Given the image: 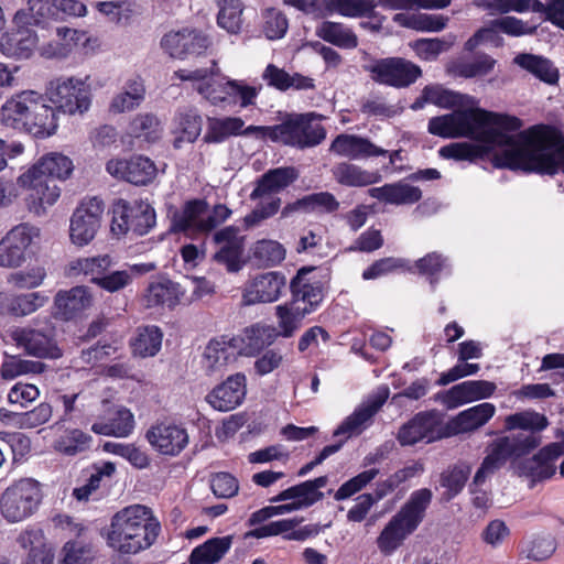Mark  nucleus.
<instances>
[{
  "label": "nucleus",
  "instance_id": "nucleus-41",
  "mask_svg": "<svg viewBox=\"0 0 564 564\" xmlns=\"http://www.w3.org/2000/svg\"><path fill=\"white\" fill-rule=\"evenodd\" d=\"M180 137L175 138V149H181L183 142L193 143L202 132L203 121L198 111L194 108L180 109L174 118Z\"/></svg>",
  "mask_w": 564,
  "mask_h": 564
},
{
  "label": "nucleus",
  "instance_id": "nucleus-34",
  "mask_svg": "<svg viewBox=\"0 0 564 564\" xmlns=\"http://www.w3.org/2000/svg\"><path fill=\"white\" fill-rule=\"evenodd\" d=\"M496 413L492 403H480L459 412L448 422V429L454 434L474 432L484 426Z\"/></svg>",
  "mask_w": 564,
  "mask_h": 564
},
{
  "label": "nucleus",
  "instance_id": "nucleus-61",
  "mask_svg": "<svg viewBox=\"0 0 564 564\" xmlns=\"http://www.w3.org/2000/svg\"><path fill=\"white\" fill-rule=\"evenodd\" d=\"M62 555V564H90L95 558L93 545L84 540L65 543Z\"/></svg>",
  "mask_w": 564,
  "mask_h": 564
},
{
  "label": "nucleus",
  "instance_id": "nucleus-44",
  "mask_svg": "<svg viewBox=\"0 0 564 564\" xmlns=\"http://www.w3.org/2000/svg\"><path fill=\"white\" fill-rule=\"evenodd\" d=\"M231 543V535L209 539L192 551L189 564H215L229 551Z\"/></svg>",
  "mask_w": 564,
  "mask_h": 564
},
{
  "label": "nucleus",
  "instance_id": "nucleus-59",
  "mask_svg": "<svg viewBox=\"0 0 564 564\" xmlns=\"http://www.w3.org/2000/svg\"><path fill=\"white\" fill-rule=\"evenodd\" d=\"M424 97L429 100V104L446 109L464 106L470 99L466 95L445 89L438 85L424 87Z\"/></svg>",
  "mask_w": 564,
  "mask_h": 564
},
{
  "label": "nucleus",
  "instance_id": "nucleus-50",
  "mask_svg": "<svg viewBox=\"0 0 564 564\" xmlns=\"http://www.w3.org/2000/svg\"><path fill=\"white\" fill-rule=\"evenodd\" d=\"M316 35L343 48H355L358 45L357 35L349 28L333 21H324L317 26Z\"/></svg>",
  "mask_w": 564,
  "mask_h": 564
},
{
  "label": "nucleus",
  "instance_id": "nucleus-6",
  "mask_svg": "<svg viewBox=\"0 0 564 564\" xmlns=\"http://www.w3.org/2000/svg\"><path fill=\"white\" fill-rule=\"evenodd\" d=\"M273 142L299 149L319 144L326 137L324 127L314 113L290 115L280 124L272 126Z\"/></svg>",
  "mask_w": 564,
  "mask_h": 564
},
{
  "label": "nucleus",
  "instance_id": "nucleus-47",
  "mask_svg": "<svg viewBox=\"0 0 564 564\" xmlns=\"http://www.w3.org/2000/svg\"><path fill=\"white\" fill-rule=\"evenodd\" d=\"M470 466L464 463L449 466L447 469L442 471L440 475V486L445 489L442 494V499L444 501H449L460 494L470 476Z\"/></svg>",
  "mask_w": 564,
  "mask_h": 564
},
{
  "label": "nucleus",
  "instance_id": "nucleus-35",
  "mask_svg": "<svg viewBox=\"0 0 564 564\" xmlns=\"http://www.w3.org/2000/svg\"><path fill=\"white\" fill-rule=\"evenodd\" d=\"M207 203L202 199L185 204L183 210L174 215L172 230L187 236L204 234V217Z\"/></svg>",
  "mask_w": 564,
  "mask_h": 564
},
{
  "label": "nucleus",
  "instance_id": "nucleus-2",
  "mask_svg": "<svg viewBox=\"0 0 564 564\" xmlns=\"http://www.w3.org/2000/svg\"><path fill=\"white\" fill-rule=\"evenodd\" d=\"M160 524L150 509L134 505L117 512L108 532V544L121 554H137L156 540Z\"/></svg>",
  "mask_w": 564,
  "mask_h": 564
},
{
  "label": "nucleus",
  "instance_id": "nucleus-29",
  "mask_svg": "<svg viewBox=\"0 0 564 564\" xmlns=\"http://www.w3.org/2000/svg\"><path fill=\"white\" fill-rule=\"evenodd\" d=\"M48 297L40 292L14 294L0 292V316L24 317L43 307Z\"/></svg>",
  "mask_w": 564,
  "mask_h": 564
},
{
  "label": "nucleus",
  "instance_id": "nucleus-25",
  "mask_svg": "<svg viewBox=\"0 0 564 564\" xmlns=\"http://www.w3.org/2000/svg\"><path fill=\"white\" fill-rule=\"evenodd\" d=\"M303 519L292 518L272 521L268 524L256 528L245 534L246 538L262 539L282 534L289 541H305L319 533L317 524H307L296 529Z\"/></svg>",
  "mask_w": 564,
  "mask_h": 564
},
{
  "label": "nucleus",
  "instance_id": "nucleus-17",
  "mask_svg": "<svg viewBox=\"0 0 564 564\" xmlns=\"http://www.w3.org/2000/svg\"><path fill=\"white\" fill-rule=\"evenodd\" d=\"M102 413L95 415L96 421L91 424V431L99 435L126 437L134 427L133 414L126 408L113 406L104 400Z\"/></svg>",
  "mask_w": 564,
  "mask_h": 564
},
{
  "label": "nucleus",
  "instance_id": "nucleus-8",
  "mask_svg": "<svg viewBox=\"0 0 564 564\" xmlns=\"http://www.w3.org/2000/svg\"><path fill=\"white\" fill-rule=\"evenodd\" d=\"M8 336L18 348L30 356L58 359L63 355L55 338V329L50 324L43 327L17 326L9 330Z\"/></svg>",
  "mask_w": 564,
  "mask_h": 564
},
{
  "label": "nucleus",
  "instance_id": "nucleus-57",
  "mask_svg": "<svg viewBox=\"0 0 564 564\" xmlns=\"http://www.w3.org/2000/svg\"><path fill=\"white\" fill-rule=\"evenodd\" d=\"M57 129L56 116L53 107L43 102L35 115L29 119L26 127L22 129L34 137L46 138L55 133Z\"/></svg>",
  "mask_w": 564,
  "mask_h": 564
},
{
  "label": "nucleus",
  "instance_id": "nucleus-33",
  "mask_svg": "<svg viewBox=\"0 0 564 564\" xmlns=\"http://www.w3.org/2000/svg\"><path fill=\"white\" fill-rule=\"evenodd\" d=\"M37 43L34 31L26 26H18L13 32L4 33L0 37V52L12 58H29Z\"/></svg>",
  "mask_w": 564,
  "mask_h": 564
},
{
  "label": "nucleus",
  "instance_id": "nucleus-46",
  "mask_svg": "<svg viewBox=\"0 0 564 564\" xmlns=\"http://www.w3.org/2000/svg\"><path fill=\"white\" fill-rule=\"evenodd\" d=\"M180 285L170 280L151 283L144 295L147 307H154L160 305H166L167 307H174L180 303L182 295Z\"/></svg>",
  "mask_w": 564,
  "mask_h": 564
},
{
  "label": "nucleus",
  "instance_id": "nucleus-30",
  "mask_svg": "<svg viewBox=\"0 0 564 564\" xmlns=\"http://www.w3.org/2000/svg\"><path fill=\"white\" fill-rule=\"evenodd\" d=\"M297 178L299 171L293 166L269 170L257 181L256 187L250 194V199L256 200L279 193L293 184Z\"/></svg>",
  "mask_w": 564,
  "mask_h": 564
},
{
  "label": "nucleus",
  "instance_id": "nucleus-26",
  "mask_svg": "<svg viewBox=\"0 0 564 564\" xmlns=\"http://www.w3.org/2000/svg\"><path fill=\"white\" fill-rule=\"evenodd\" d=\"M213 240L219 246V250L214 253L213 259L226 265L230 272L239 271L241 269L240 258L243 251L239 229L234 226L225 227L214 234Z\"/></svg>",
  "mask_w": 564,
  "mask_h": 564
},
{
  "label": "nucleus",
  "instance_id": "nucleus-31",
  "mask_svg": "<svg viewBox=\"0 0 564 564\" xmlns=\"http://www.w3.org/2000/svg\"><path fill=\"white\" fill-rule=\"evenodd\" d=\"M56 401L61 402L63 405L64 420L95 416L93 408L97 403V398L85 389L56 390Z\"/></svg>",
  "mask_w": 564,
  "mask_h": 564
},
{
  "label": "nucleus",
  "instance_id": "nucleus-7",
  "mask_svg": "<svg viewBox=\"0 0 564 564\" xmlns=\"http://www.w3.org/2000/svg\"><path fill=\"white\" fill-rule=\"evenodd\" d=\"M154 208L147 202L129 203L118 199L112 209L111 232L122 236L132 231L137 236L147 235L155 226Z\"/></svg>",
  "mask_w": 564,
  "mask_h": 564
},
{
  "label": "nucleus",
  "instance_id": "nucleus-43",
  "mask_svg": "<svg viewBox=\"0 0 564 564\" xmlns=\"http://www.w3.org/2000/svg\"><path fill=\"white\" fill-rule=\"evenodd\" d=\"M513 63L546 84L553 85L558 80L557 68L543 56L522 53L514 57Z\"/></svg>",
  "mask_w": 564,
  "mask_h": 564
},
{
  "label": "nucleus",
  "instance_id": "nucleus-51",
  "mask_svg": "<svg viewBox=\"0 0 564 564\" xmlns=\"http://www.w3.org/2000/svg\"><path fill=\"white\" fill-rule=\"evenodd\" d=\"M307 315L305 308H299L292 303H284L275 306V316L278 318L279 337L291 338L301 327L302 321Z\"/></svg>",
  "mask_w": 564,
  "mask_h": 564
},
{
  "label": "nucleus",
  "instance_id": "nucleus-39",
  "mask_svg": "<svg viewBox=\"0 0 564 564\" xmlns=\"http://www.w3.org/2000/svg\"><path fill=\"white\" fill-rule=\"evenodd\" d=\"M55 18L54 0H28L26 8L17 11L13 22L17 26L40 25Z\"/></svg>",
  "mask_w": 564,
  "mask_h": 564
},
{
  "label": "nucleus",
  "instance_id": "nucleus-49",
  "mask_svg": "<svg viewBox=\"0 0 564 564\" xmlns=\"http://www.w3.org/2000/svg\"><path fill=\"white\" fill-rule=\"evenodd\" d=\"M278 337L274 326L258 323L245 329L242 340L247 354L254 355L272 345Z\"/></svg>",
  "mask_w": 564,
  "mask_h": 564
},
{
  "label": "nucleus",
  "instance_id": "nucleus-14",
  "mask_svg": "<svg viewBox=\"0 0 564 564\" xmlns=\"http://www.w3.org/2000/svg\"><path fill=\"white\" fill-rule=\"evenodd\" d=\"M44 101L45 98L34 90L15 95L1 107V123L17 130L24 129L29 119L35 115Z\"/></svg>",
  "mask_w": 564,
  "mask_h": 564
},
{
  "label": "nucleus",
  "instance_id": "nucleus-58",
  "mask_svg": "<svg viewBox=\"0 0 564 564\" xmlns=\"http://www.w3.org/2000/svg\"><path fill=\"white\" fill-rule=\"evenodd\" d=\"M219 8L217 23L231 34L240 32L242 26L243 6L241 0H217Z\"/></svg>",
  "mask_w": 564,
  "mask_h": 564
},
{
  "label": "nucleus",
  "instance_id": "nucleus-28",
  "mask_svg": "<svg viewBox=\"0 0 564 564\" xmlns=\"http://www.w3.org/2000/svg\"><path fill=\"white\" fill-rule=\"evenodd\" d=\"M329 151L350 160L381 156L387 150L377 147L369 139L356 134L340 133L332 142Z\"/></svg>",
  "mask_w": 564,
  "mask_h": 564
},
{
  "label": "nucleus",
  "instance_id": "nucleus-27",
  "mask_svg": "<svg viewBox=\"0 0 564 564\" xmlns=\"http://www.w3.org/2000/svg\"><path fill=\"white\" fill-rule=\"evenodd\" d=\"M93 294L87 286L77 285L61 290L54 297L55 314L64 321L72 319L93 305Z\"/></svg>",
  "mask_w": 564,
  "mask_h": 564
},
{
  "label": "nucleus",
  "instance_id": "nucleus-36",
  "mask_svg": "<svg viewBox=\"0 0 564 564\" xmlns=\"http://www.w3.org/2000/svg\"><path fill=\"white\" fill-rule=\"evenodd\" d=\"M145 98V87L140 78L126 82L122 89L116 94L108 107L109 112L120 115L140 107Z\"/></svg>",
  "mask_w": 564,
  "mask_h": 564
},
{
  "label": "nucleus",
  "instance_id": "nucleus-64",
  "mask_svg": "<svg viewBox=\"0 0 564 564\" xmlns=\"http://www.w3.org/2000/svg\"><path fill=\"white\" fill-rule=\"evenodd\" d=\"M17 541L23 550L28 551V555L53 551V546L39 528L25 529L19 534Z\"/></svg>",
  "mask_w": 564,
  "mask_h": 564
},
{
  "label": "nucleus",
  "instance_id": "nucleus-23",
  "mask_svg": "<svg viewBox=\"0 0 564 564\" xmlns=\"http://www.w3.org/2000/svg\"><path fill=\"white\" fill-rule=\"evenodd\" d=\"M314 268L303 267L290 283L292 303L299 308H305L307 315L313 313L324 299L323 285L319 281H312L307 278Z\"/></svg>",
  "mask_w": 564,
  "mask_h": 564
},
{
  "label": "nucleus",
  "instance_id": "nucleus-9",
  "mask_svg": "<svg viewBox=\"0 0 564 564\" xmlns=\"http://www.w3.org/2000/svg\"><path fill=\"white\" fill-rule=\"evenodd\" d=\"M104 202L94 196L84 198L73 212L69 219V238L78 247L90 243L100 226L104 216Z\"/></svg>",
  "mask_w": 564,
  "mask_h": 564
},
{
  "label": "nucleus",
  "instance_id": "nucleus-38",
  "mask_svg": "<svg viewBox=\"0 0 564 564\" xmlns=\"http://www.w3.org/2000/svg\"><path fill=\"white\" fill-rule=\"evenodd\" d=\"M112 265L113 262L109 254L77 258L67 264L65 273L69 278L90 276V282L97 284V279L101 278L102 273L111 269Z\"/></svg>",
  "mask_w": 564,
  "mask_h": 564
},
{
  "label": "nucleus",
  "instance_id": "nucleus-52",
  "mask_svg": "<svg viewBox=\"0 0 564 564\" xmlns=\"http://www.w3.org/2000/svg\"><path fill=\"white\" fill-rule=\"evenodd\" d=\"M93 437L79 429L66 430L54 442V449L65 456H75L88 451Z\"/></svg>",
  "mask_w": 564,
  "mask_h": 564
},
{
  "label": "nucleus",
  "instance_id": "nucleus-45",
  "mask_svg": "<svg viewBox=\"0 0 564 564\" xmlns=\"http://www.w3.org/2000/svg\"><path fill=\"white\" fill-rule=\"evenodd\" d=\"M163 333L155 325H145L137 328L131 339L132 351L135 356L145 358L155 356L162 345Z\"/></svg>",
  "mask_w": 564,
  "mask_h": 564
},
{
  "label": "nucleus",
  "instance_id": "nucleus-22",
  "mask_svg": "<svg viewBox=\"0 0 564 564\" xmlns=\"http://www.w3.org/2000/svg\"><path fill=\"white\" fill-rule=\"evenodd\" d=\"M247 393V380L243 373L229 376L216 386L207 395L206 401L217 411L228 412L239 406Z\"/></svg>",
  "mask_w": 564,
  "mask_h": 564
},
{
  "label": "nucleus",
  "instance_id": "nucleus-63",
  "mask_svg": "<svg viewBox=\"0 0 564 564\" xmlns=\"http://www.w3.org/2000/svg\"><path fill=\"white\" fill-rule=\"evenodd\" d=\"M496 65V61L487 54H477L471 61L462 62L456 66V73L460 77L473 78L489 74Z\"/></svg>",
  "mask_w": 564,
  "mask_h": 564
},
{
  "label": "nucleus",
  "instance_id": "nucleus-21",
  "mask_svg": "<svg viewBox=\"0 0 564 564\" xmlns=\"http://www.w3.org/2000/svg\"><path fill=\"white\" fill-rule=\"evenodd\" d=\"M496 384L486 380H469L453 386L451 389L436 395L448 410L456 409L466 403L489 398L494 394Z\"/></svg>",
  "mask_w": 564,
  "mask_h": 564
},
{
  "label": "nucleus",
  "instance_id": "nucleus-42",
  "mask_svg": "<svg viewBox=\"0 0 564 564\" xmlns=\"http://www.w3.org/2000/svg\"><path fill=\"white\" fill-rule=\"evenodd\" d=\"M73 162L64 154L52 152L42 156L37 163L29 170H35V174L43 175V178L65 180L73 172Z\"/></svg>",
  "mask_w": 564,
  "mask_h": 564
},
{
  "label": "nucleus",
  "instance_id": "nucleus-56",
  "mask_svg": "<svg viewBox=\"0 0 564 564\" xmlns=\"http://www.w3.org/2000/svg\"><path fill=\"white\" fill-rule=\"evenodd\" d=\"M332 173L337 183L345 186H367L377 181L373 173L347 162L335 165Z\"/></svg>",
  "mask_w": 564,
  "mask_h": 564
},
{
  "label": "nucleus",
  "instance_id": "nucleus-24",
  "mask_svg": "<svg viewBox=\"0 0 564 564\" xmlns=\"http://www.w3.org/2000/svg\"><path fill=\"white\" fill-rule=\"evenodd\" d=\"M387 394L375 395L361 403L343 423L334 431V436H344V443L351 436L361 434L371 423L373 416L386 402Z\"/></svg>",
  "mask_w": 564,
  "mask_h": 564
},
{
  "label": "nucleus",
  "instance_id": "nucleus-4",
  "mask_svg": "<svg viewBox=\"0 0 564 564\" xmlns=\"http://www.w3.org/2000/svg\"><path fill=\"white\" fill-rule=\"evenodd\" d=\"M433 494L427 488L415 490L409 500L392 517L377 539L379 550L384 554L394 552L422 522L425 511L432 501Z\"/></svg>",
  "mask_w": 564,
  "mask_h": 564
},
{
  "label": "nucleus",
  "instance_id": "nucleus-55",
  "mask_svg": "<svg viewBox=\"0 0 564 564\" xmlns=\"http://www.w3.org/2000/svg\"><path fill=\"white\" fill-rule=\"evenodd\" d=\"M162 123L154 113H139L129 124V132L133 138L153 143L162 135Z\"/></svg>",
  "mask_w": 564,
  "mask_h": 564
},
{
  "label": "nucleus",
  "instance_id": "nucleus-62",
  "mask_svg": "<svg viewBox=\"0 0 564 564\" xmlns=\"http://www.w3.org/2000/svg\"><path fill=\"white\" fill-rule=\"evenodd\" d=\"M45 278V268L42 265H33L24 270L12 272L8 276V283L18 289H35L44 282Z\"/></svg>",
  "mask_w": 564,
  "mask_h": 564
},
{
  "label": "nucleus",
  "instance_id": "nucleus-3",
  "mask_svg": "<svg viewBox=\"0 0 564 564\" xmlns=\"http://www.w3.org/2000/svg\"><path fill=\"white\" fill-rule=\"evenodd\" d=\"M540 440L533 435L519 434L496 438L487 447V455L476 471L470 485L473 505L479 509H487L490 505L488 492L480 490L479 486L487 477L502 467L508 459H517L535 449Z\"/></svg>",
  "mask_w": 564,
  "mask_h": 564
},
{
  "label": "nucleus",
  "instance_id": "nucleus-20",
  "mask_svg": "<svg viewBox=\"0 0 564 564\" xmlns=\"http://www.w3.org/2000/svg\"><path fill=\"white\" fill-rule=\"evenodd\" d=\"M145 437L158 453L166 456H177L188 444L186 429L173 423L153 425Z\"/></svg>",
  "mask_w": 564,
  "mask_h": 564
},
{
  "label": "nucleus",
  "instance_id": "nucleus-15",
  "mask_svg": "<svg viewBox=\"0 0 564 564\" xmlns=\"http://www.w3.org/2000/svg\"><path fill=\"white\" fill-rule=\"evenodd\" d=\"M286 280L280 272H267L248 281L242 291V304L250 306L259 303H272L279 300Z\"/></svg>",
  "mask_w": 564,
  "mask_h": 564
},
{
  "label": "nucleus",
  "instance_id": "nucleus-10",
  "mask_svg": "<svg viewBox=\"0 0 564 564\" xmlns=\"http://www.w3.org/2000/svg\"><path fill=\"white\" fill-rule=\"evenodd\" d=\"M46 95L52 104L68 115L83 113L90 105L89 90L78 78H57L50 82Z\"/></svg>",
  "mask_w": 564,
  "mask_h": 564
},
{
  "label": "nucleus",
  "instance_id": "nucleus-37",
  "mask_svg": "<svg viewBox=\"0 0 564 564\" xmlns=\"http://www.w3.org/2000/svg\"><path fill=\"white\" fill-rule=\"evenodd\" d=\"M370 197L394 205L414 204L422 197L419 187L406 183L386 184L368 189Z\"/></svg>",
  "mask_w": 564,
  "mask_h": 564
},
{
  "label": "nucleus",
  "instance_id": "nucleus-5",
  "mask_svg": "<svg viewBox=\"0 0 564 564\" xmlns=\"http://www.w3.org/2000/svg\"><path fill=\"white\" fill-rule=\"evenodd\" d=\"M42 498L41 484L37 480L19 479L1 494V514L11 523L23 521L36 512Z\"/></svg>",
  "mask_w": 564,
  "mask_h": 564
},
{
  "label": "nucleus",
  "instance_id": "nucleus-12",
  "mask_svg": "<svg viewBox=\"0 0 564 564\" xmlns=\"http://www.w3.org/2000/svg\"><path fill=\"white\" fill-rule=\"evenodd\" d=\"M39 236V228L29 224H21L8 231L0 240V267L7 269L21 267L26 261L33 240Z\"/></svg>",
  "mask_w": 564,
  "mask_h": 564
},
{
  "label": "nucleus",
  "instance_id": "nucleus-48",
  "mask_svg": "<svg viewBox=\"0 0 564 564\" xmlns=\"http://www.w3.org/2000/svg\"><path fill=\"white\" fill-rule=\"evenodd\" d=\"M232 357V346L225 338L212 339L204 351V367L208 375L220 372Z\"/></svg>",
  "mask_w": 564,
  "mask_h": 564
},
{
  "label": "nucleus",
  "instance_id": "nucleus-54",
  "mask_svg": "<svg viewBox=\"0 0 564 564\" xmlns=\"http://www.w3.org/2000/svg\"><path fill=\"white\" fill-rule=\"evenodd\" d=\"M325 9L348 18L377 17L373 0H324Z\"/></svg>",
  "mask_w": 564,
  "mask_h": 564
},
{
  "label": "nucleus",
  "instance_id": "nucleus-53",
  "mask_svg": "<svg viewBox=\"0 0 564 564\" xmlns=\"http://www.w3.org/2000/svg\"><path fill=\"white\" fill-rule=\"evenodd\" d=\"M505 423L507 430L520 429L531 431V433L520 432V434L533 435L540 441L541 437L534 433L546 429L549 425L547 417L544 414L534 411H523L508 415ZM516 435H519V433H516ZM509 436H514V434H510Z\"/></svg>",
  "mask_w": 564,
  "mask_h": 564
},
{
  "label": "nucleus",
  "instance_id": "nucleus-60",
  "mask_svg": "<svg viewBox=\"0 0 564 564\" xmlns=\"http://www.w3.org/2000/svg\"><path fill=\"white\" fill-rule=\"evenodd\" d=\"M253 259L261 267H273L285 258V250L274 240L257 241L252 249Z\"/></svg>",
  "mask_w": 564,
  "mask_h": 564
},
{
  "label": "nucleus",
  "instance_id": "nucleus-11",
  "mask_svg": "<svg viewBox=\"0 0 564 564\" xmlns=\"http://www.w3.org/2000/svg\"><path fill=\"white\" fill-rule=\"evenodd\" d=\"M371 78L379 84L405 88L422 76L419 65L402 57H387L377 61L370 68Z\"/></svg>",
  "mask_w": 564,
  "mask_h": 564
},
{
  "label": "nucleus",
  "instance_id": "nucleus-16",
  "mask_svg": "<svg viewBox=\"0 0 564 564\" xmlns=\"http://www.w3.org/2000/svg\"><path fill=\"white\" fill-rule=\"evenodd\" d=\"M441 424L436 411H422L400 426L397 440L401 446H413L421 441L431 443L437 438Z\"/></svg>",
  "mask_w": 564,
  "mask_h": 564
},
{
  "label": "nucleus",
  "instance_id": "nucleus-13",
  "mask_svg": "<svg viewBox=\"0 0 564 564\" xmlns=\"http://www.w3.org/2000/svg\"><path fill=\"white\" fill-rule=\"evenodd\" d=\"M18 184L30 189L26 205L31 213L36 216L46 214L48 207L53 206L61 196V188L52 180L43 178V175L35 174V170H28L18 177Z\"/></svg>",
  "mask_w": 564,
  "mask_h": 564
},
{
  "label": "nucleus",
  "instance_id": "nucleus-19",
  "mask_svg": "<svg viewBox=\"0 0 564 564\" xmlns=\"http://www.w3.org/2000/svg\"><path fill=\"white\" fill-rule=\"evenodd\" d=\"M209 46L208 37L195 30L184 29L169 32L161 40V47L172 58L184 59L189 55H199Z\"/></svg>",
  "mask_w": 564,
  "mask_h": 564
},
{
  "label": "nucleus",
  "instance_id": "nucleus-18",
  "mask_svg": "<svg viewBox=\"0 0 564 564\" xmlns=\"http://www.w3.org/2000/svg\"><path fill=\"white\" fill-rule=\"evenodd\" d=\"M106 170L112 176L134 185H147L158 174L154 162L142 155H135L129 160H110L106 165Z\"/></svg>",
  "mask_w": 564,
  "mask_h": 564
},
{
  "label": "nucleus",
  "instance_id": "nucleus-40",
  "mask_svg": "<svg viewBox=\"0 0 564 564\" xmlns=\"http://www.w3.org/2000/svg\"><path fill=\"white\" fill-rule=\"evenodd\" d=\"M243 127L245 121L239 117H209L203 142L206 144L221 143L232 135H239Z\"/></svg>",
  "mask_w": 564,
  "mask_h": 564
},
{
  "label": "nucleus",
  "instance_id": "nucleus-1",
  "mask_svg": "<svg viewBox=\"0 0 564 564\" xmlns=\"http://www.w3.org/2000/svg\"><path fill=\"white\" fill-rule=\"evenodd\" d=\"M522 122L517 117L482 109L456 110L433 117L427 130L442 138H470L481 144L452 143L440 149L445 159L473 161L494 149H501L495 162L499 167L554 174L564 170V138L554 128L533 126L517 134Z\"/></svg>",
  "mask_w": 564,
  "mask_h": 564
},
{
  "label": "nucleus",
  "instance_id": "nucleus-32",
  "mask_svg": "<svg viewBox=\"0 0 564 564\" xmlns=\"http://www.w3.org/2000/svg\"><path fill=\"white\" fill-rule=\"evenodd\" d=\"M327 482V476L306 480L281 491L278 496L273 497L271 501L279 502L292 499L296 501L299 506L301 505V509L308 508L324 498V494L321 492L319 489L324 488Z\"/></svg>",
  "mask_w": 564,
  "mask_h": 564
}]
</instances>
